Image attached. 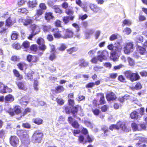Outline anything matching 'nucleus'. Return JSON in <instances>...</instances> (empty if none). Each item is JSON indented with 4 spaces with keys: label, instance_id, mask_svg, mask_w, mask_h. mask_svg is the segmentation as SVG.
<instances>
[{
    "label": "nucleus",
    "instance_id": "a211bd4d",
    "mask_svg": "<svg viewBox=\"0 0 147 147\" xmlns=\"http://www.w3.org/2000/svg\"><path fill=\"white\" fill-rule=\"evenodd\" d=\"M136 49V51L141 55H144L146 54V49L143 47L137 45Z\"/></svg>",
    "mask_w": 147,
    "mask_h": 147
},
{
    "label": "nucleus",
    "instance_id": "8fccbe9b",
    "mask_svg": "<svg viewBox=\"0 0 147 147\" xmlns=\"http://www.w3.org/2000/svg\"><path fill=\"white\" fill-rule=\"evenodd\" d=\"M34 72L32 71H30L27 74L26 76L28 80H31L33 79V75Z\"/></svg>",
    "mask_w": 147,
    "mask_h": 147
},
{
    "label": "nucleus",
    "instance_id": "4468645a",
    "mask_svg": "<svg viewBox=\"0 0 147 147\" xmlns=\"http://www.w3.org/2000/svg\"><path fill=\"white\" fill-rule=\"evenodd\" d=\"M16 20L15 18L9 16L5 20V26L8 27H10L16 23Z\"/></svg>",
    "mask_w": 147,
    "mask_h": 147
},
{
    "label": "nucleus",
    "instance_id": "0e129e2a",
    "mask_svg": "<svg viewBox=\"0 0 147 147\" xmlns=\"http://www.w3.org/2000/svg\"><path fill=\"white\" fill-rule=\"evenodd\" d=\"M136 42L138 43H142L143 41V36H140L136 38Z\"/></svg>",
    "mask_w": 147,
    "mask_h": 147
},
{
    "label": "nucleus",
    "instance_id": "7c9ffc66",
    "mask_svg": "<svg viewBox=\"0 0 147 147\" xmlns=\"http://www.w3.org/2000/svg\"><path fill=\"white\" fill-rule=\"evenodd\" d=\"M115 46L114 47L115 51L116 52H120L122 49V46L119 42H117L115 43Z\"/></svg>",
    "mask_w": 147,
    "mask_h": 147
},
{
    "label": "nucleus",
    "instance_id": "680f3d73",
    "mask_svg": "<svg viewBox=\"0 0 147 147\" xmlns=\"http://www.w3.org/2000/svg\"><path fill=\"white\" fill-rule=\"evenodd\" d=\"M62 22L59 20H56L55 22V26L57 27H62Z\"/></svg>",
    "mask_w": 147,
    "mask_h": 147
},
{
    "label": "nucleus",
    "instance_id": "4be33fe9",
    "mask_svg": "<svg viewBox=\"0 0 147 147\" xmlns=\"http://www.w3.org/2000/svg\"><path fill=\"white\" fill-rule=\"evenodd\" d=\"M30 28L32 32H38V33L40 32V28L39 26L35 24H32L30 26Z\"/></svg>",
    "mask_w": 147,
    "mask_h": 147
},
{
    "label": "nucleus",
    "instance_id": "423d86ee",
    "mask_svg": "<svg viewBox=\"0 0 147 147\" xmlns=\"http://www.w3.org/2000/svg\"><path fill=\"white\" fill-rule=\"evenodd\" d=\"M21 112V108L18 105L14 106L12 109L10 108L8 111V113L11 116H13L15 114L19 115Z\"/></svg>",
    "mask_w": 147,
    "mask_h": 147
},
{
    "label": "nucleus",
    "instance_id": "6e6d98bb",
    "mask_svg": "<svg viewBox=\"0 0 147 147\" xmlns=\"http://www.w3.org/2000/svg\"><path fill=\"white\" fill-rule=\"evenodd\" d=\"M63 111L67 114H70L71 113L70 107L68 106H65L63 107Z\"/></svg>",
    "mask_w": 147,
    "mask_h": 147
},
{
    "label": "nucleus",
    "instance_id": "37998d69",
    "mask_svg": "<svg viewBox=\"0 0 147 147\" xmlns=\"http://www.w3.org/2000/svg\"><path fill=\"white\" fill-rule=\"evenodd\" d=\"M117 52L116 51H114L111 53L110 58L111 59H112L114 61H116L117 59L116 55Z\"/></svg>",
    "mask_w": 147,
    "mask_h": 147
},
{
    "label": "nucleus",
    "instance_id": "58836bf2",
    "mask_svg": "<svg viewBox=\"0 0 147 147\" xmlns=\"http://www.w3.org/2000/svg\"><path fill=\"white\" fill-rule=\"evenodd\" d=\"M6 132L5 130L2 129L0 130V138L4 140L5 137Z\"/></svg>",
    "mask_w": 147,
    "mask_h": 147
},
{
    "label": "nucleus",
    "instance_id": "393cba45",
    "mask_svg": "<svg viewBox=\"0 0 147 147\" xmlns=\"http://www.w3.org/2000/svg\"><path fill=\"white\" fill-rule=\"evenodd\" d=\"M142 88V85L140 82H138L136 83L134 87H131V89L133 91H134L135 90H138L141 89Z\"/></svg>",
    "mask_w": 147,
    "mask_h": 147
},
{
    "label": "nucleus",
    "instance_id": "473e14b6",
    "mask_svg": "<svg viewBox=\"0 0 147 147\" xmlns=\"http://www.w3.org/2000/svg\"><path fill=\"white\" fill-rule=\"evenodd\" d=\"M17 85L19 88L20 90L26 91L27 89V88L25 86L24 83L22 82H18L17 83Z\"/></svg>",
    "mask_w": 147,
    "mask_h": 147
},
{
    "label": "nucleus",
    "instance_id": "aec40b11",
    "mask_svg": "<svg viewBox=\"0 0 147 147\" xmlns=\"http://www.w3.org/2000/svg\"><path fill=\"white\" fill-rule=\"evenodd\" d=\"M43 11L42 9H38L36 10V12L34 16L35 17V20L37 21L39 20V17L43 13Z\"/></svg>",
    "mask_w": 147,
    "mask_h": 147
},
{
    "label": "nucleus",
    "instance_id": "4c0bfd02",
    "mask_svg": "<svg viewBox=\"0 0 147 147\" xmlns=\"http://www.w3.org/2000/svg\"><path fill=\"white\" fill-rule=\"evenodd\" d=\"M22 46L24 48L27 49L28 48H30V43L27 41L26 40L23 42Z\"/></svg>",
    "mask_w": 147,
    "mask_h": 147
},
{
    "label": "nucleus",
    "instance_id": "4d7b16f0",
    "mask_svg": "<svg viewBox=\"0 0 147 147\" xmlns=\"http://www.w3.org/2000/svg\"><path fill=\"white\" fill-rule=\"evenodd\" d=\"M67 48V47L64 44H61L60 46L58 48V49L61 51H64Z\"/></svg>",
    "mask_w": 147,
    "mask_h": 147
},
{
    "label": "nucleus",
    "instance_id": "603ef678",
    "mask_svg": "<svg viewBox=\"0 0 147 147\" xmlns=\"http://www.w3.org/2000/svg\"><path fill=\"white\" fill-rule=\"evenodd\" d=\"M36 43L39 45L45 43L44 39L41 37H38Z\"/></svg>",
    "mask_w": 147,
    "mask_h": 147
},
{
    "label": "nucleus",
    "instance_id": "20e7f679",
    "mask_svg": "<svg viewBox=\"0 0 147 147\" xmlns=\"http://www.w3.org/2000/svg\"><path fill=\"white\" fill-rule=\"evenodd\" d=\"M118 129H121L122 131L128 132L131 131V128L128 126L125 121L119 120L117 122Z\"/></svg>",
    "mask_w": 147,
    "mask_h": 147
},
{
    "label": "nucleus",
    "instance_id": "1a4fd4ad",
    "mask_svg": "<svg viewBox=\"0 0 147 147\" xmlns=\"http://www.w3.org/2000/svg\"><path fill=\"white\" fill-rule=\"evenodd\" d=\"M134 45L131 42L127 43L124 48V51L125 54H128L133 51Z\"/></svg>",
    "mask_w": 147,
    "mask_h": 147
},
{
    "label": "nucleus",
    "instance_id": "ddd939ff",
    "mask_svg": "<svg viewBox=\"0 0 147 147\" xmlns=\"http://www.w3.org/2000/svg\"><path fill=\"white\" fill-rule=\"evenodd\" d=\"M74 35V32L72 30L68 28L65 30V33L64 35L63 36V38L66 39L67 38H71L73 37Z\"/></svg>",
    "mask_w": 147,
    "mask_h": 147
},
{
    "label": "nucleus",
    "instance_id": "7ed1b4c3",
    "mask_svg": "<svg viewBox=\"0 0 147 147\" xmlns=\"http://www.w3.org/2000/svg\"><path fill=\"white\" fill-rule=\"evenodd\" d=\"M139 110V112L135 110L131 113L130 114V117L131 119L137 120L144 114V107L140 108Z\"/></svg>",
    "mask_w": 147,
    "mask_h": 147
},
{
    "label": "nucleus",
    "instance_id": "052dcab7",
    "mask_svg": "<svg viewBox=\"0 0 147 147\" xmlns=\"http://www.w3.org/2000/svg\"><path fill=\"white\" fill-rule=\"evenodd\" d=\"M71 125L76 129L80 127V125L76 121H74L72 123Z\"/></svg>",
    "mask_w": 147,
    "mask_h": 147
},
{
    "label": "nucleus",
    "instance_id": "3c124183",
    "mask_svg": "<svg viewBox=\"0 0 147 147\" xmlns=\"http://www.w3.org/2000/svg\"><path fill=\"white\" fill-rule=\"evenodd\" d=\"M92 111L93 114L96 116H98L100 113V110L98 108L92 109Z\"/></svg>",
    "mask_w": 147,
    "mask_h": 147
},
{
    "label": "nucleus",
    "instance_id": "e433bc0d",
    "mask_svg": "<svg viewBox=\"0 0 147 147\" xmlns=\"http://www.w3.org/2000/svg\"><path fill=\"white\" fill-rule=\"evenodd\" d=\"M101 53L100 55L102 56V57H103V58H105V59H107V57L109 55L108 52L105 50H103L102 52L99 51L98 52V53Z\"/></svg>",
    "mask_w": 147,
    "mask_h": 147
},
{
    "label": "nucleus",
    "instance_id": "ea45409f",
    "mask_svg": "<svg viewBox=\"0 0 147 147\" xmlns=\"http://www.w3.org/2000/svg\"><path fill=\"white\" fill-rule=\"evenodd\" d=\"M88 65V62H86L83 59H82L80 60V63L79 66L81 67H85L87 66Z\"/></svg>",
    "mask_w": 147,
    "mask_h": 147
},
{
    "label": "nucleus",
    "instance_id": "338daca9",
    "mask_svg": "<svg viewBox=\"0 0 147 147\" xmlns=\"http://www.w3.org/2000/svg\"><path fill=\"white\" fill-rule=\"evenodd\" d=\"M26 2V0H19L17 3L18 6H21L24 5Z\"/></svg>",
    "mask_w": 147,
    "mask_h": 147
},
{
    "label": "nucleus",
    "instance_id": "cd10ccee",
    "mask_svg": "<svg viewBox=\"0 0 147 147\" xmlns=\"http://www.w3.org/2000/svg\"><path fill=\"white\" fill-rule=\"evenodd\" d=\"M65 88L63 86L58 85L55 87L54 91L56 93H59L63 92Z\"/></svg>",
    "mask_w": 147,
    "mask_h": 147
},
{
    "label": "nucleus",
    "instance_id": "6e6552de",
    "mask_svg": "<svg viewBox=\"0 0 147 147\" xmlns=\"http://www.w3.org/2000/svg\"><path fill=\"white\" fill-rule=\"evenodd\" d=\"M68 4L67 2H64L61 4L62 7L65 9V12L67 15L68 16L73 15L74 11L71 8H68Z\"/></svg>",
    "mask_w": 147,
    "mask_h": 147
},
{
    "label": "nucleus",
    "instance_id": "2f4dec72",
    "mask_svg": "<svg viewBox=\"0 0 147 147\" xmlns=\"http://www.w3.org/2000/svg\"><path fill=\"white\" fill-rule=\"evenodd\" d=\"M129 96L125 94L121 97H119L118 100L120 102L123 103L125 101L129 100Z\"/></svg>",
    "mask_w": 147,
    "mask_h": 147
},
{
    "label": "nucleus",
    "instance_id": "412c9836",
    "mask_svg": "<svg viewBox=\"0 0 147 147\" xmlns=\"http://www.w3.org/2000/svg\"><path fill=\"white\" fill-rule=\"evenodd\" d=\"M13 72L14 76L16 77L19 80H21L23 79V76L20 74L19 72L16 69H13Z\"/></svg>",
    "mask_w": 147,
    "mask_h": 147
},
{
    "label": "nucleus",
    "instance_id": "f3484780",
    "mask_svg": "<svg viewBox=\"0 0 147 147\" xmlns=\"http://www.w3.org/2000/svg\"><path fill=\"white\" fill-rule=\"evenodd\" d=\"M66 16L63 17L62 20L65 24H66L69 23V21H73L75 18L74 16Z\"/></svg>",
    "mask_w": 147,
    "mask_h": 147
},
{
    "label": "nucleus",
    "instance_id": "f8f14e48",
    "mask_svg": "<svg viewBox=\"0 0 147 147\" xmlns=\"http://www.w3.org/2000/svg\"><path fill=\"white\" fill-rule=\"evenodd\" d=\"M38 58L36 55H32L28 54L26 57V60L29 62L35 63L38 60Z\"/></svg>",
    "mask_w": 147,
    "mask_h": 147
},
{
    "label": "nucleus",
    "instance_id": "c85d7f7f",
    "mask_svg": "<svg viewBox=\"0 0 147 147\" xmlns=\"http://www.w3.org/2000/svg\"><path fill=\"white\" fill-rule=\"evenodd\" d=\"M19 34L16 31H12L10 37L11 40H15L18 39L19 36Z\"/></svg>",
    "mask_w": 147,
    "mask_h": 147
},
{
    "label": "nucleus",
    "instance_id": "bf43d9fd",
    "mask_svg": "<svg viewBox=\"0 0 147 147\" xmlns=\"http://www.w3.org/2000/svg\"><path fill=\"white\" fill-rule=\"evenodd\" d=\"M12 46L13 47L17 49H20L21 47V46L20 44L18 42H15L13 43Z\"/></svg>",
    "mask_w": 147,
    "mask_h": 147
},
{
    "label": "nucleus",
    "instance_id": "bb28decb",
    "mask_svg": "<svg viewBox=\"0 0 147 147\" xmlns=\"http://www.w3.org/2000/svg\"><path fill=\"white\" fill-rule=\"evenodd\" d=\"M37 5V1L36 0L28 1V7L30 8H34L36 7Z\"/></svg>",
    "mask_w": 147,
    "mask_h": 147
},
{
    "label": "nucleus",
    "instance_id": "dca6fc26",
    "mask_svg": "<svg viewBox=\"0 0 147 147\" xmlns=\"http://www.w3.org/2000/svg\"><path fill=\"white\" fill-rule=\"evenodd\" d=\"M106 97L107 100L109 101H113L115 100L117 98L115 94L112 92H110L107 94Z\"/></svg>",
    "mask_w": 147,
    "mask_h": 147
},
{
    "label": "nucleus",
    "instance_id": "a878e982",
    "mask_svg": "<svg viewBox=\"0 0 147 147\" xmlns=\"http://www.w3.org/2000/svg\"><path fill=\"white\" fill-rule=\"evenodd\" d=\"M97 96H100L99 100L100 105H103L106 103L104 94L103 93H98L97 94Z\"/></svg>",
    "mask_w": 147,
    "mask_h": 147
},
{
    "label": "nucleus",
    "instance_id": "f704fd0d",
    "mask_svg": "<svg viewBox=\"0 0 147 147\" xmlns=\"http://www.w3.org/2000/svg\"><path fill=\"white\" fill-rule=\"evenodd\" d=\"M53 7L54 11L56 13H58L59 14H61L63 13V11L59 7V5H55Z\"/></svg>",
    "mask_w": 147,
    "mask_h": 147
},
{
    "label": "nucleus",
    "instance_id": "2eb2a0df",
    "mask_svg": "<svg viewBox=\"0 0 147 147\" xmlns=\"http://www.w3.org/2000/svg\"><path fill=\"white\" fill-rule=\"evenodd\" d=\"M89 7L95 13H100L101 12L102 9L101 8L96 5L91 3L89 5Z\"/></svg>",
    "mask_w": 147,
    "mask_h": 147
},
{
    "label": "nucleus",
    "instance_id": "09e8293b",
    "mask_svg": "<svg viewBox=\"0 0 147 147\" xmlns=\"http://www.w3.org/2000/svg\"><path fill=\"white\" fill-rule=\"evenodd\" d=\"M76 106H74L73 107L71 111V113L74 115V117H75L76 115L77 114L78 110V108Z\"/></svg>",
    "mask_w": 147,
    "mask_h": 147
},
{
    "label": "nucleus",
    "instance_id": "72a5a7b5",
    "mask_svg": "<svg viewBox=\"0 0 147 147\" xmlns=\"http://www.w3.org/2000/svg\"><path fill=\"white\" fill-rule=\"evenodd\" d=\"M27 65V64L23 62H20L17 64V66L18 69L21 71L23 70L24 67H26L25 69H26Z\"/></svg>",
    "mask_w": 147,
    "mask_h": 147
},
{
    "label": "nucleus",
    "instance_id": "a19ab883",
    "mask_svg": "<svg viewBox=\"0 0 147 147\" xmlns=\"http://www.w3.org/2000/svg\"><path fill=\"white\" fill-rule=\"evenodd\" d=\"M30 49L31 51L35 52L38 51V47L36 44H33L30 46Z\"/></svg>",
    "mask_w": 147,
    "mask_h": 147
},
{
    "label": "nucleus",
    "instance_id": "c03bdc74",
    "mask_svg": "<svg viewBox=\"0 0 147 147\" xmlns=\"http://www.w3.org/2000/svg\"><path fill=\"white\" fill-rule=\"evenodd\" d=\"M122 26H124L125 25L130 26L131 24V21L128 19H125L122 22Z\"/></svg>",
    "mask_w": 147,
    "mask_h": 147
},
{
    "label": "nucleus",
    "instance_id": "79ce46f5",
    "mask_svg": "<svg viewBox=\"0 0 147 147\" xmlns=\"http://www.w3.org/2000/svg\"><path fill=\"white\" fill-rule=\"evenodd\" d=\"M18 12L20 13L26 14L28 13V11L26 8L22 7L18 9Z\"/></svg>",
    "mask_w": 147,
    "mask_h": 147
},
{
    "label": "nucleus",
    "instance_id": "f03ea898",
    "mask_svg": "<svg viewBox=\"0 0 147 147\" xmlns=\"http://www.w3.org/2000/svg\"><path fill=\"white\" fill-rule=\"evenodd\" d=\"M44 137V134L39 131H35L32 136V141L34 143H40Z\"/></svg>",
    "mask_w": 147,
    "mask_h": 147
},
{
    "label": "nucleus",
    "instance_id": "a18cd8bd",
    "mask_svg": "<svg viewBox=\"0 0 147 147\" xmlns=\"http://www.w3.org/2000/svg\"><path fill=\"white\" fill-rule=\"evenodd\" d=\"M146 124L145 123H142L139 124V131H141L142 130H146Z\"/></svg>",
    "mask_w": 147,
    "mask_h": 147
},
{
    "label": "nucleus",
    "instance_id": "9b49d317",
    "mask_svg": "<svg viewBox=\"0 0 147 147\" xmlns=\"http://www.w3.org/2000/svg\"><path fill=\"white\" fill-rule=\"evenodd\" d=\"M51 32L53 33V34L55 38H63V36L61 33V31H60L58 28H55L52 29Z\"/></svg>",
    "mask_w": 147,
    "mask_h": 147
},
{
    "label": "nucleus",
    "instance_id": "c9c22d12",
    "mask_svg": "<svg viewBox=\"0 0 147 147\" xmlns=\"http://www.w3.org/2000/svg\"><path fill=\"white\" fill-rule=\"evenodd\" d=\"M33 122L37 125H40L42 124L43 120L40 118L38 117L33 119Z\"/></svg>",
    "mask_w": 147,
    "mask_h": 147
},
{
    "label": "nucleus",
    "instance_id": "c756f323",
    "mask_svg": "<svg viewBox=\"0 0 147 147\" xmlns=\"http://www.w3.org/2000/svg\"><path fill=\"white\" fill-rule=\"evenodd\" d=\"M131 127L133 131H139V124L136 123L134 121L131 123Z\"/></svg>",
    "mask_w": 147,
    "mask_h": 147
},
{
    "label": "nucleus",
    "instance_id": "39448f33",
    "mask_svg": "<svg viewBox=\"0 0 147 147\" xmlns=\"http://www.w3.org/2000/svg\"><path fill=\"white\" fill-rule=\"evenodd\" d=\"M28 131L25 129H20L17 130L16 134L20 139L23 140L29 138Z\"/></svg>",
    "mask_w": 147,
    "mask_h": 147
},
{
    "label": "nucleus",
    "instance_id": "9d476101",
    "mask_svg": "<svg viewBox=\"0 0 147 147\" xmlns=\"http://www.w3.org/2000/svg\"><path fill=\"white\" fill-rule=\"evenodd\" d=\"M19 21L20 22L23 23V25L25 26L30 25L33 22L32 20L29 16H27L26 19L21 18L19 19Z\"/></svg>",
    "mask_w": 147,
    "mask_h": 147
},
{
    "label": "nucleus",
    "instance_id": "b1692460",
    "mask_svg": "<svg viewBox=\"0 0 147 147\" xmlns=\"http://www.w3.org/2000/svg\"><path fill=\"white\" fill-rule=\"evenodd\" d=\"M5 101L7 102H11L14 100V97L12 94H9L6 95L4 98Z\"/></svg>",
    "mask_w": 147,
    "mask_h": 147
},
{
    "label": "nucleus",
    "instance_id": "5701e85b",
    "mask_svg": "<svg viewBox=\"0 0 147 147\" xmlns=\"http://www.w3.org/2000/svg\"><path fill=\"white\" fill-rule=\"evenodd\" d=\"M54 17L51 12H46L45 15V18L47 22H49L51 19H53Z\"/></svg>",
    "mask_w": 147,
    "mask_h": 147
},
{
    "label": "nucleus",
    "instance_id": "774afa93",
    "mask_svg": "<svg viewBox=\"0 0 147 147\" xmlns=\"http://www.w3.org/2000/svg\"><path fill=\"white\" fill-rule=\"evenodd\" d=\"M56 58V56L55 53H53L50 54L49 57V59L50 60L53 61Z\"/></svg>",
    "mask_w": 147,
    "mask_h": 147
},
{
    "label": "nucleus",
    "instance_id": "49530a36",
    "mask_svg": "<svg viewBox=\"0 0 147 147\" xmlns=\"http://www.w3.org/2000/svg\"><path fill=\"white\" fill-rule=\"evenodd\" d=\"M56 101L58 105L59 106L62 105L64 103V100L61 98H56Z\"/></svg>",
    "mask_w": 147,
    "mask_h": 147
},
{
    "label": "nucleus",
    "instance_id": "de8ad7c7",
    "mask_svg": "<svg viewBox=\"0 0 147 147\" xmlns=\"http://www.w3.org/2000/svg\"><path fill=\"white\" fill-rule=\"evenodd\" d=\"M42 30L45 32H49L51 28V27L50 25L46 26L42 25Z\"/></svg>",
    "mask_w": 147,
    "mask_h": 147
},
{
    "label": "nucleus",
    "instance_id": "69168bd1",
    "mask_svg": "<svg viewBox=\"0 0 147 147\" xmlns=\"http://www.w3.org/2000/svg\"><path fill=\"white\" fill-rule=\"evenodd\" d=\"M38 48L40 50L42 51H44L46 49L47 47L44 43L42 44L41 45H39Z\"/></svg>",
    "mask_w": 147,
    "mask_h": 147
},
{
    "label": "nucleus",
    "instance_id": "5fc2aeb1",
    "mask_svg": "<svg viewBox=\"0 0 147 147\" xmlns=\"http://www.w3.org/2000/svg\"><path fill=\"white\" fill-rule=\"evenodd\" d=\"M22 126L24 128L28 129H30L31 127V125L28 122L23 123Z\"/></svg>",
    "mask_w": 147,
    "mask_h": 147
},
{
    "label": "nucleus",
    "instance_id": "f257e3e1",
    "mask_svg": "<svg viewBox=\"0 0 147 147\" xmlns=\"http://www.w3.org/2000/svg\"><path fill=\"white\" fill-rule=\"evenodd\" d=\"M124 74L126 77L131 82L138 80L140 79L138 72L133 73L130 70H127L124 72Z\"/></svg>",
    "mask_w": 147,
    "mask_h": 147
},
{
    "label": "nucleus",
    "instance_id": "13d9d810",
    "mask_svg": "<svg viewBox=\"0 0 147 147\" xmlns=\"http://www.w3.org/2000/svg\"><path fill=\"white\" fill-rule=\"evenodd\" d=\"M118 80L122 82H126V79L125 77L122 75H119L118 77Z\"/></svg>",
    "mask_w": 147,
    "mask_h": 147
},
{
    "label": "nucleus",
    "instance_id": "e2e57ef3",
    "mask_svg": "<svg viewBox=\"0 0 147 147\" xmlns=\"http://www.w3.org/2000/svg\"><path fill=\"white\" fill-rule=\"evenodd\" d=\"M19 57L16 55L12 56L11 58V60L14 62L18 61L20 60Z\"/></svg>",
    "mask_w": 147,
    "mask_h": 147
},
{
    "label": "nucleus",
    "instance_id": "864d4df0",
    "mask_svg": "<svg viewBox=\"0 0 147 147\" xmlns=\"http://www.w3.org/2000/svg\"><path fill=\"white\" fill-rule=\"evenodd\" d=\"M117 36L118 34H112L109 37V40L111 41L116 40L117 38Z\"/></svg>",
    "mask_w": 147,
    "mask_h": 147
},
{
    "label": "nucleus",
    "instance_id": "6ab92c4d",
    "mask_svg": "<svg viewBox=\"0 0 147 147\" xmlns=\"http://www.w3.org/2000/svg\"><path fill=\"white\" fill-rule=\"evenodd\" d=\"M78 50V48L76 47H74L69 48L66 50L67 53L70 55H74V53L77 52Z\"/></svg>",
    "mask_w": 147,
    "mask_h": 147
},
{
    "label": "nucleus",
    "instance_id": "0eeeda50",
    "mask_svg": "<svg viewBox=\"0 0 147 147\" xmlns=\"http://www.w3.org/2000/svg\"><path fill=\"white\" fill-rule=\"evenodd\" d=\"M9 142L12 146L17 147L19 144L20 141L16 136L12 135L9 138Z\"/></svg>",
    "mask_w": 147,
    "mask_h": 147
}]
</instances>
